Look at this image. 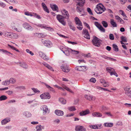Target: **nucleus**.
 Listing matches in <instances>:
<instances>
[{"label": "nucleus", "mask_w": 131, "mask_h": 131, "mask_svg": "<svg viewBox=\"0 0 131 131\" xmlns=\"http://www.w3.org/2000/svg\"><path fill=\"white\" fill-rule=\"evenodd\" d=\"M40 97L42 99H49L50 98L49 93H46L44 94H43L40 95Z\"/></svg>", "instance_id": "9b49d317"}, {"label": "nucleus", "mask_w": 131, "mask_h": 131, "mask_svg": "<svg viewBox=\"0 0 131 131\" xmlns=\"http://www.w3.org/2000/svg\"><path fill=\"white\" fill-rule=\"evenodd\" d=\"M59 101L63 104H65L66 103V101L63 98H60L59 99Z\"/></svg>", "instance_id": "58836bf2"}, {"label": "nucleus", "mask_w": 131, "mask_h": 131, "mask_svg": "<svg viewBox=\"0 0 131 131\" xmlns=\"http://www.w3.org/2000/svg\"><path fill=\"white\" fill-rule=\"evenodd\" d=\"M23 26L24 28L28 30H32L33 29L32 27L29 24L27 23H25L23 24Z\"/></svg>", "instance_id": "f8f14e48"}, {"label": "nucleus", "mask_w": 131, "mask_h": 131, "mask_svg": "<svg viewBox=\"0 0 131 131\" xmlns=\"http://www.w3.org/2000/svg\"><path fill=\"white\" fill-rule=\"evenodd\" d=\"M36 25L38 27H40L42 28H45L46 29L50 31H53V30L52 28L50 27H47L44 26V25L38 24L37 25Z\"/></svg>", "instance_id": "dca6fc26"}, {"label": "nucleus", "mask_w": 131, "mask_h": 131, "mask_svg": "<svg viewBox=\"0 0 131 131\" xmlns=\"http://www.w3.org/2000/svg\"><path fill=\"white\" fill-rule=\"evenodd\" d=\"M12 28L18 32H20L22 31V28L20 26L19 24H18L16 26H12Z\"/></svg>", "instance_id": "4468645a"}, {"label": "nucleus", "mask_w": 131, "mask_h": 131, "mask_svg": "<svg viewBox=\"0 0 131 131\" xmlns=\"http://www.w3.org/2000/svg\"><path fill=\"white\" fill-rule=\"evenodd\" d=\"M43 39H42V42L44 45L48 47H51L52 46V43L51 41L49 40L44 41H43Z\"/></svg>", "instance_id": "6e6552de"}, {"label": "nucleus", "mask_w": 131, "mask_h": 131, "mask_svg": "<svg viewBox=\"0 0 131 131\" xmlns=\"http://www.w3.org/2000/svg\"><path fill=\"white\" fill-rule=\"evenodd\" d=\"M6 6V4H5L3 3L2 2H0V6L4 8Z\"/></svg>", "instance_id": "4d7b16f0"}, {"label": "nucleus", "mask_w": 131, "mask_h": 131, "mask_svg": "<svg viewBox=\"0 0 131 131\" xmlns=\"http://www.w3.org/2000/svg\"><path fill=\"white\" fill-rule=\"evenodd\" d=\"M35 35L37 36L39 38H41L45 36L42 33H36L35 34Z\"/></svg>", "instance_id": "4c0bfd02"}, {"label": "nucleus", "mask_w": 131, "mask_h": 131, "mask_svg": "<svg viewBox=\"0 0 131 131\" xmlns=\"http://www.w3.org/2000/svg\"><path fill=\"white\" fill-rule=\"evenodd\" d=\"M75 24L76 25L78 26H82V23L79 19V18L77 17H76L75 18Z\"/></svg>", "instance_id": "412c9836"}, {"label": "nucleus", "mask_w": 131, "mask_h": 131, "mask_svg": "<svg viewBox=\"0 0 131 131\" xmlns=\"http://www.w3.org/2000/svg\"><path fill=\"white\" fill-rule=\"evenodd\" d=\"M61 12L63 15L65 16L64 17L66 18H68L69 17V14L68 12L65 9H63L61 10Z\"/></svg>", "instance_id": "f3484780"}, {"label": "nucleus", "mask_w": 131, "mask_h": 131, "mask_svg": "<svg viewBox=\"0 0 131 131\" xmlns=\"http://www.w3.org/2000/svg\"><path fill=\"white\" fill-rule=\"evenodd\" d=\"M32 16H34L38 19H40L41 18L39 15H38L36 13H33Z\"/></svg>", "instance_id": "09e8293b"}, {"label": "nucleus", "mask_w": 131, "mask_h": 131, "mask_svg": "<svg viewBox=\"0 0 131 131\" xmlns=\"http://www.w3.org/2000/svg\"><path fill=\"white\" fill-rule=\"evenodd\" d=\"M101 125H91L90 126V127L91 128L94 129H100L101 128Z\"/></svg>", "instance_id": "c756f323"}, {"label": "nucleus", "mask_w": 131, "mask_h": 131, "mask_svg": "<svg viewBox=\"0 0 131 131\" xmlns=\"http://www.w3.org/2000/svg\"><path fill=\"white\" fill-rule=\"evenodd\" d=\"M76 1H78L79 2H78L77 5L80 7H82L84 5L85 0H75Z\"/></svg>", "instance_id": "a211bd4d"}, {"label": "nucleus", "mask_w": 131, "mask_h": 131, "mask_svg": "<svg viewBox=\"0 0 131 131\" xmlns=\"http://www.w3.org/2000/svg\"><path fill=\"white\" fill-rule=\"evenodd\" d=\"M11 36L9 38L14 39H17L18 38V35L16 33H11Z\"/></svg>", "instance_id": "c85d7f7f"}, {"label": "nucleus", "mask_w": 131, "mask_h": 131, "mask_svg": "<svg viewBox=\"0 0 131 131\" xmlns=\"http://www.w3.org/2000/svg\"><path fill=\"white\" fill-rule=\"evenodd\" d=\"M32 89L35 93H39L40 92V91H39L37 89H35V88H32Z\"/></svg>", "instance_id": "0e129e2a"}, {"label": "nucleus", "mask_w": 131, "mask_h": 131, "mask_svg": "<svg viewBox=\"0 0 131 131\" xmlns=\"http://www.w3.org/2000/svg\"><path fill=\"white\" fill-rule=\"evenodd\" d=\"M19 63L20 66L25 69H27L28 68V65L24 62H19Z\"/></svg>", "instance_id": "bb28decb"}, {"label": "nucleus", "mask_w": 131, "mask_h": 131, "mask_svg": "<svg viewBox=\"0 0 131 131\" xmlns=\"http://www.w3.org/2000/svg\"><path fill=\"white\" fill-rule=\"evenodd\" d=\"M12 128V126L10 125L6 126L5 127V129L6 130L11 129Z\"/></svg>", "instance_id": "e2e57ef3"}, {"label": "nucleus", "mask_w": 131, "mask_h": 131, "mask_svg": "<svg viewBox=\"0 0 131 131\" xmlns=\"http://www.w3.org/2000/svg\"><path fill=\"white\" fill-rule=\"evenodd\" d=\"M90 81L93 83H95L96 81L95 78H92L90 79Z\"/></svg>", "instance_id": "69168bd1"}, {"label": "nucleus", "mask_w": 131, "mask_h": 131, "mask_svg": "<svg viewBox=\"0 0 131 131\" xmlns=\"http://www.w3.org/2000/svg\"><path fill=\"white\" fill-rule=\"evenodd\" d=\"M78 62L79 63H85V61L83 59H80V60H78Z\"/></svg>", "instance_id": "774afa93"}, {"label": "nucleus", "mask_w": 131, "mask_h": 131, "mask_svg": "<svg viewBox=\"0 0 131 131\" xmlns=\"http://www.w3.org/2000/svg\"><path fill=\"white\" fill-rule=\"evenodd\" d=\"M109 84L108 82H105L103 84V85L104 87H107L109 86Z\"/></svg>", "instance_id": "680f3d73"}, {"label": "nucleus", "mask_w": 131, "mask_h": 131, "mask_svg": "<svg viewBox=\"0 0 131 131\" xmlns=\"http://www.w3.org/2000/svg\"><path fill=\"white\" fill-rule=\"evenodd\" d=\"M90 113L89 110L88 109H87L84 111H82L80 113V114L81 116H83L87 115Z\"/></svg>", "instance_id": "aec40b11"}, {"label": "nucleus", "mask_w": 131, "mask_h": 131, "mask_svg": "<svg viewBox=\"0 0 131 131\" xmlns=\"http://www.w3.org/2000/svg\"><path fill=\"white\" fill-rule=\"evenodd\" d=\"M23 114L27 118L30 117L31 116V113L28 111L23 112Z\"/></svg>", "instance_id": "a878e982"}, {"label": "nucleus", "mask_w": 131, "mask_h": 131, "mask_svg": "<svg viewBox=\"0 0 131 131\" xmlns=\"http://www.w3.org/2000/svg\"><path fill=\"white\" fill-rule=\"evenodd\" d=\"M101 41L97 37H95L92 40V42L95 46L99 47L100 46Z\"/></svg>", "instance_id": "20e7f679"}, {"label": "nucleus", "mask_w": 131, "mask_h": 131, "mask_svg": "<svg viewBox=\"0 0 131 131\" xmlns=\"http://www.w3.org/2000/svg\"><path fill=\"white\" fill-rule=\"evenodd\" d=\"M43 127L41 125H38L37 126L36 128L37 131H42V129L43 128Z\"/></svg>", "instance_id": "a19ab883"}, {"label": "nucleus", "mask_w": 131, "mask_h": 131, "mask_svg": "<svg viewBox=\"0 0 131 131\" xmlns=\"http://www.w3.org/2000/svg\"><path fill=\"white\" fill-rule=\"evenodd\" d=\"M121 38L122 40L124 42H126L127 41L125 37L123 36H121Z\"/></svg>", "instance_id": "13d9d810"}, {"label": "nucleus", "mask_w": 131, "mask_h": 131, "mask_svg": "<svg viewBox=\"0 0 131 131\" xmlns=\"http://www.w3.org/2000/svg\"><path fill=\"white\" fill-rule=\"evenodd\" d=\"M77 11L78 12H81L82 11V8L78 7H77Z\"/></svg>", "instance_id": "338daca9"}, {"label": "nucleus", "mask_w": 131, "mask_h": 131, "mask_svg": "<svg viewBox=\"0 0 131 131\" xmlns=\"http://www.w3.org/2000/svg\"><path fill=\"white\" fill-rule=\"evenodd\" d=\"M16 88L20 89V90H24L26 89L25 87L24 86H18L16 87Z\"/></svg>", "instance_id": "3c124183"}, {"label": "nucleus", "mask_w": 131, "mask_h": 131, "mask_svg": "<svg viewBox=\"0 0 131 131\" xmlns=\"http://www.w3.org/2000/svg\"><path fill=\"white\" fill-rule=\"evenodd\" d=\"M68 110L70 111H74L76 110V109L74 106H71L68 108Z\"/></svg>", "instance_id": "de8ad7c7"}, {"label": "nucleus", "mask_w": 131, "mask_h": 131, "mask_svg": "<svg viewBox=\"0 0 131 131\" xmlns=\"http://www.w3.org/2000/svg\"><path fill=\"white\" fill-rule=\"evenodd\" d=\"M10 121V118L9 117H7L2 119L1 122V124L2 125H6L9 123Z\"/></svg>", "instance_id": "423d86ee"}, {"label": "nucleus", "mask_w": 131, "mask_h": 131, "mask_svg": "<svg viewBox=\"0 0 131 131\" xmlns=\"http://www.w3.org/2000/svg\"><path fill=\"white\" fill-rule=\"evenodd\" d=\"M7 99V97L5 95L1 96L0 97V101L5 100Z\"/></svg>", "instance_id": "a18cd8bd"}, {"label": "nucleus", "mask_w": 131, "mask_h": 131, "mask_svg": "<svg viewBox=\"0 0 131 131\" xmlns=\"http://www.w3.org/2000/svg\"><path fill=\"white\" fill-rule=\"evenodd\" d=\"M11 33L9 32H4V36L6 37H8L9 38V37L11 36Z\"/></svg>", "instance_id": "79ce46f5"}, {"label": "nucleus", "mask_w": 131, "mask_h": 131, "mask_svg": "<svg viewBox=\"0 0 131 131\" xmlns=\"http://www.w3.org/2000/svg\"><path fill=\"white\" fill-rule=\"evenodd\" d=\"M2 85H9L8 80H6L5 81H3L2 83Z\"/></svg>", "instance_id": "37998d69"}, {"label": "nucleus", "mask_w": 131, "mask_h": 131, "mask_svg": "<svg viewBox=\"0 0 131 131\" xmlns=\"http://www.w3.org/2000/svg\"><path fill=\"white\" fill-rule=\"evenodd\" d=\"M68 24L69 26L70 27V28L73 31H75V27H74L72 23L70 21H68Z\"/></svg>", "instance_id": "b1692460"}, {"label": "nucleus", "mask_w": 131, "mask_h": 131, "mask_svg": "<svg viewBox=\"0 0 131 131\" xmlns=\"http://www.w3.org/2000/svg\"><path fill=\"white\" fill-rule=\"evenodd\" d=\"M75 130L76 131H85V129L83 126L80 125L75 126Z\"/></svg>", "instance_id": "2eb2a0df"}, {"label": "nucleus", "mask_w": 131, "mask_h": 131, "mask_svg": "<svg viewBox=\"0 0 131 131\" xmlns=\"http://www.w3.org/2000/svg\"><path fill=\"white\" fill-rule=\"evenodd\" d=\"M41 5L44 11L48 13H49V11L47 8L45 4L44 3H42Z\"/></svg>", "instance_id": "393cba45"}, {"label": "nucleus", "mask_w": 131, "mask_h": 131, "mask_svg": "<svg viewBox=\"0 0 131 131\" xmlns=\"http://www.w3.org/2000/svg\"><path fill=\"white\" fill-rule=\"evenodd\" d=\"M125 94L129 97H131V90H126L125 92Z\"/></svg>", "instance_id": "c9c22d12"}, {"label": "nucleus", "mask_w": 131, "mask_h": 131, "mask_svg": "<svg viewBox=\"0 0 131 131\" xmlns=\"http://www.w3.org/2000/svg\"><path fill=\"white\" fill-rule=\"evenodd\" d=\"M8 46L10 47L12 49L15 50L17 52H19V50L17 49V48L13 46H11L9 44H8Z\"/></svg>", "instance_id": "c03bdc74"}, {"label": "nucleus", "mask_w": 131, "mask_h": 131, "mask_svg": "<svg viewBox=\"0 0 131 131\" xmlns=\"http://www.w3.org/2000/svg\"><path fill=\"white\" fill-rule=\"evenodd\" d=\"M119 12L124 18L127 17L126 15L124 12L122 10H119Z\"/></svg>", "instance_id": "49530a36"}, {"label": "nucleus", "mask_w": 131, "mask_h": 131, "mask_svg": "<svg viewBox=\"0 0 131 131\" xmlns=\"http://www.w3.org/2000/svg\"><path fill=\"white\" fill-rule=\"evenodd\" d=\"M82 34L84 35V37L85 38L88 39H90V35L87 29L84 28L83 30Z\"/></svg>", "instance_id": "1a4fd4ad"}, {"label": "nucleus", "mask_w": 131, "mask_h": 131, "mask_svg": "<svg viewBox=\"0 0 131 131\" xmlns=\"http://www.w3.org/2000/svg\"><path fill=\"white\" fill-rule=\"evenodd\" d=\"M39 56L41 57H46V56L45 53H44L42 52H40L39 53Z\"/></svg>", "instance_id": "8fccbe9b"}, {"label": "nucleus", "mask_w": 131, "mask_h": 131, "mask_svg": "<svg viewBox=\"0 0 131 131\" xmlns=\"http://www.w3.org/2000/svg\"><path fill=\"white\" fill-rule=\"evenodd\" d=\"M105 126L107 127H111L113 126V124L112 123H105L104 124Z\"/></svg>", "instance_id": "f704fd0d"}, {"label": "nucleus", "mask_w": 131, "mask_h": 131, "mask_svg": "<svg viewBox=\"0 0 131 131\" xmlns=\"http://www.w3.org/2000/svg\"><path fill=\"white\" fill-rule=\"evenodd\" d=\"M113 47L114 49V50L116 51L117 52L118 51V48L117 45L115 44L113 45Z\"/></svg>", "instance_id": "ea45409f"}, {"label": "nucleus", "mask_w": 131, "mask_h": 131, "mask_svg": "<svg viewBox=\"0 0 131 131\" xmlns=\"http://www.w3.org/2000/svg\"><path fill=\"white\" fill-rule=\"evenodd\" d=\"M56 18L58 21L62 25L64 26L66 25V22L64 20V19L65 18L64 17L60 15H58L57 16Z\"/></svg>", "instance_id": "7ed1b4c3"}, {"label": "nucleus", "mask_w": 131, "mask_h": 131, "mask_svg": "<svg viewBox=\"0 0 131 131\" xmlns=\"http://www.w3.org/2000/svg\"><path fill=\"white\" fill-rule=\"evenodd\" d=\"M92 115L94 117H101L102 114L99 112H94L92 113Z\"/></svg>", "instance_id": "6ab92c4d"}, {"label": "nucleus", "mask_w": 131, "mask_h": 131, "mask_svg": "<svg viewBox=\"0 0 131 131\" xmlns=\"http://www.w3.org/2000/svg\"><path fill=\"white\" fill-rule=\"evenodd\" d=\"M55 113L56 115L60 116L63 115L64 112L62 111L58 110H56L55 111Z\"/></svg>", "instance_id": "4be33fe9"}, {"label": "nucleus", "mask_w": 131, "mask_h": 131, "mask_svg": "<svg viewBox=\"0 0 131 131\" xmlns=\"http://www.w3.org/2000/svg\"><path fill=\"white\" fill-rule=\"evenodd\" d=\"M60 68L63 71L67 73L69 72L70 70L68 66H65L64 65H62L61 66Z\"/></svg>", "instance_id": "ddd939ff"}, {"label": "nucleus", "mask_w": 131, "mask_h": 131, "mask_svg": "<svg viewBox=\"0 0 131 131\" xmlns=\"http://www.w3.org/2000/svg\"><path fill=\"white\" fill-rule=\"evenodd\" d=\"M25 14L27 16H32L33 15V13H29L28 12H25Z\"/></svg>", "instance_id": "864d4df0"}, {"label": "nucleus", "mask_w": 131, "mask_h": 131, "mask_svg": "<svg viewBox=\"0 0 131 131\" xmlns=\"http://www.w3.org/2000/svg\"><path fill=\"white\" fill-rule=\"evenodd\" d=\"M51 7L53 10H58V8L57 6L55 4L51 5Z\"/></svg>", "instance_id": "473e14b6"}, {"label": "nucleus", "mask_w": 131, "mask_h": 131, "mask_svg": "<svg viewBox=\"0 0 131 131\" xmlns=\"http://www.w3.org/2000/svg\"><path fill=\"white\" fill-rule=\"evenodd\" d=\"M60 49L67 56H69L71 53L72 49L68 48H66L63 46H60Z\"/></svg>", "instance_id": "f03ea898"}, {"label": "nucleus", "mask_w": 131, "mask_h": 131, "mask_svg": "<svg viewBox=\"0 0 131 131\" xmlns=\"http://www.w3.org/2000/svg\"><path fill=\"white\" fill-rule=\"evenodd\" d=\"M94 10L97 14H101L105 11V9L103 5L100 3L96 5Z\"/></svg>", "instance_id": "f257e3e1"}, {"label": "nucleus", "mask_w": 131, "mask_h": 131, "mask_svg": "<svg viewBox=\"0 0 131 131\" xmlns=\"http://www.w3.org/2000/svg\"><path fill=\"white\" fill-rule=\"evenodd\" d=\"M63 88L66 89L67 91L70 92L71 93H73V91L69 89L67 86H63Z\"/></svg>", "instance_id": "603ef678"}, {"label": "nucleus", "mask_w": 131, "mask_h": 131, "mask_svg": "<svg viewBox=\"0 0 131 131\" xmlns=\"http://www.w3.org/2000/svg\"><path fill=\"white\" fill-rule=\"evenodd\" d=\"M115 70L111 67H108L106 68V70L111 74V73L113 72Z\"/></svg>", "instance_id": "2f4dec72"}, {"label": "nucleus", "mask_w": 131, "mask_h": 131, "mask_svg": "<svg viewBox=\"0 0 131 131\" xmlns=\"http://www.w3.org/2000/svg\"><path fill=\"white\" fill-rule=\"evenodd\" d=\"M94 24L101 31L103 32H105V29L98 22H95Z\"/></svg>", "instance_id": "39448f33"}, {"label": "nucleus", "mask_w": 131, "mask_h": 131, "mask_svg": "<svg viewBox=\"0 0 131 131\" xmlns=\"http://www.w3.org/2000/svg\"><path fill=\"white\" fill-rule=\"evenodd\" d=\"M71 53L73 54H77L79 53V52L78 51H76L72 49Z\"/></svg>", "instance_id": "5fc2aeb1"}, {"label": "nucleus", "mask_w": 131, "mask_h": 131, "mask_svg": "<svg viewBox=\"0 0 131 131\" xmlns=\"http://www.w3.org/2000/svg\"><path fill=\"white\" fill-rule=\"evenodd\" d=\"M102 24L103 26L105 28L107 27L108 26L107 23L106 21L103 20L102 21Z\"/></svg>", "instance_id": "e433bc0d"}, {"label": "nucleus", "mask_w": 131, "mask_h": 131, "mask_svg": "<svg viewBox=\"0 0 131 131\" xmlns=\"http://www.w3.org/2000/svg\"><path fill=\"white\" fill-rule=\"evenodd\" d=\"M115 75L116 77H117L118 76V74L116 72L115 70H114L113 72H111V75Z\"/></svg>", "instance_id": "bf43d9fd"}, {"label": "nucleus", "mask_w": 131, "mask_h": 131, "mask_svg": "<svg viewBox=\"0 0 131 131\" xmlns=\"http://www.w3.org/2000/svg\"><path fill=\"white\" fill-rule=\"evenodd\" d=\"M109 38L110 39L113 40L114 39V35L113 34H109Z\"/></svg>", "instance_id": "6e6d98bb"}, {"label": "nucleus", "mask_w": 131, "mask_h": 131, "mask_svg": "<svg viewBox=\"0 0 131 131\" xmlns=\"http://www.w3.org/2000/svg\"><path fill=\"white\" fill-rule=\"evenodd\" d=\"M87 12L89 13L90 15H93V13L91 10L90 8H87Z\"/></svg>", "instance_id": "052dcab7"}, {"label": "nucleus", "mask_w": 131, "mask_h": 131, "mask_svg": "<svg viewBox=\"0 0 131 131\" xmlns=\"http://www.w3.org/2000/svg\"><path fill=\"white\" fill-rule=\"evenodd\" d=\"M2 52L3 53H5V54L8 55L9 56L11 57L12 56L13 54L10 52L4 49H0V52Z\"/></svg>", "instance_id": "5701e85b"}, {"label": "nucleus", "mask_w": 131, "mask_h": 131, "mask_svg": "<svg viewBox=\"0 0 131 131\" xmlns=\"http://www.w3.org/2000/svg\"><path fill=\"white\" fill-rule=\"evenodd\" d=\"M110 23L113 27H117V25L116 23L114 21V19H111Z\"/></svg>", "instance_id": "7c9ffc66"}, {"label": "nucleus", "mask_w": 131, "mask_h": 131, "mask_svg": "<svg viewBox=\"0 0 131 131\" xmlns=\"http://www.w3.org/2000/svg\"><path fill=\"white\" fill-rule=\"evenodd\" d=\"M9 84H14L16 82V80L14 78H10L9 80H8Z\"/></svg>", "instance_id": "72a5a7b5"}, {"label": "nucleus", "mask_w": 131, "mask_h": 131, "mask_svg": "<svg viewBox=\"0 0 131 131\" xmlns=\"http://www.w3.org/2000/svg\"><path fill=\"white\" fill-rule=\"evenodd\" d=\"M85 98L89 101H93L95 99V97L92 96H88L87 95H85Z\"/></svg>", "instance_id": "cd10ccee"}, {"label": "nucleus", "mask_w": 131, "mask_h": 131, "mask_svg": "<svg viewBox=\"0 0 131 131\" xmlns=\"http://www.w3.org/2000/svg\"><path fill=\"white\" fill-rule=\"evenodd\" d=\"M75 69L80 71H85L87 69V68L85 66H81L76 67Z\"/></svg>", "instance_id": "9d476101"}, {"label": "nucleus", "mask_w": 131, "mask_h": 131, "mask_svg": "<svg viewBox=\"0 0 131 131\" xmlns=\"http://www.w3.org/2000/svg\"><path fill=\"white\" fill-rule=\"evenodd\" d=\"M40 109L43 111V113L45 114L46 113H49V110L47 106L46 105H43L41 106Z\"/></svg>", "instance_id": "0eeeda50"}]
</instances>
